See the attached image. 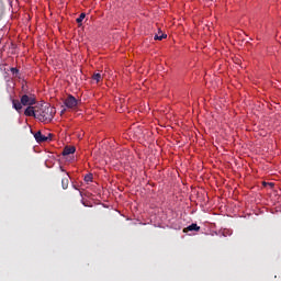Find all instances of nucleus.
I'll use <instances>...</instances> for the list:
<instances>
[{
    "instance_id": "obj_1",
    "label": "nucleus",
    "mask_w": 281,
    "mask_h": 281,
    "mask_svg": "<svg viewBox=\"0 0 281 281\" xmlns=\"http://www.w3.org/2000/svg\"><path fill=\"white\" fill-rule=\"evenodd\" d=\"M56 115V108L49 105L48 103H37L36 120L49 124Z\"/></svg>"
},
{
    "instance_id": "obj_2",
    "label": "nucleus",
    "mask_w": 281,
    "mask_h": 281,
    "mask_svg": "<svg viewBox=\"0 0 281 281\" xmlns=\"http://www.w3.org/2000/svg\"><path fill=\"white\" fill-rule=\"evenodd\" d=\"M20 100H21L22 106H34V104H36V95L32 93L23 94Z\"/></svg>"
},
{
    "instance_id": "obj_3",
    "label": "nucleus",
    "mask_w": 281,
    "mask_h": 281,
    "mask_svg": "<svg viewBox=\"0 0 281 281\" xmlns=\"http://www.w3.org/2000/svg\"><path fill=\"white\" fill-rule=\"evenodd\" d=\"M34 138L37 144H43L44 142H52V134L45 136L43 133H41V131H38L34 134Z\"/></svg>"
},
{
    "instance_id": "obj_4",
    "label": "nucleus",
    "mask_w": 281,
    "mask_h": 281,
    "mask_svg": "<svg viewBox=\"0 0 281 281\" xmlns=\"http://www.w3.org/2000/svg\"><path fill=\"white\" fill-rule=\"evenodd\" d=\"M37 111H38V104H36V105H27V108L24 111V115L26 117H35V120H36Z\"/></svg>"
},
{
    "instance_id": "obj_5",
    "label": "nucleus",
    "mask_w": 281,
    "mask_h": 281,
    "mask_svg": "<svg viewBox=\"0 0 281 281\" xmlns=\"http://www.w3.org/2000/svg\"><path fill=\"white\" fill-rule=\"evenodd\" d=\"M64 104L67 109H76V106H78V100L70 94L65 99Z\"/></svg>"
},
{
    "instance_id": "obj_6",
    "label": "nucleus",
    "mask_w": 281,
    "mask_h": 281,
    "mask_svg": "<svg viewBox=\"0 0 281 281\" xmlns=\"http://www.w3.org/2000/svg\"><path fill=\"white\" fill-rule=\"evenodd\" d=\"M60 170L63 172L61 188H64V190H67V188H69V173L63 170V167H60Z\"/></svg>"
},
{
    "instance_id": "obj_7",
    "label": "nucleus",
    "mask_w": 281,
    "mask_h": 281,
    "mask_svg": "<svg viewBox=\"0 0 281 281\" xmlns=\"http://www.w3.org/2000/svg\"><path fill=\"white\" fill-rule=\"evenodd\" d=\"M74 153H76V147L70 146V147H65L61 155H64V157H67V155H74Z\"/></svg>"
},
{
    "instance_id": "obj_8",
    "label": "nucleus",
    "mask_w": 281,
    "mask_h": 281,
    "mask_svg": "<svg viewBox=\"0 0 281 281\" xmlns=\"http://www.w3.org/2000/svg\"><path fill=\"white\" fill-rule=\"evenodd\" d=\"M12 105L13 109H15V111H18V113H21L22 109H23V103H21V100H13L12 101Z\"/></svg>"
},
{
    "instance_id": "obj_9",
    "label": "nucleus",
    "mask_w": 281,
    "mask_h": 281,
    "mask_svg": "<svg viewBox=\"0 0 281 281\" xmlns=\"http://www.w3.org/2000/svg\"><path fill=\"white\" fill-rule=\"evenodd\" d=\"M200 231H201V226H199L196 224H191L187 228L183 229V232H200Z\"/></svg>"
},
{
    "instance_id": "obj_10",
    "label": "nucleus",
    "mask_w": 281,
    "mask_h": 281,
    "mask_svg": "<svg viewBox=\"0 0 281 281\" xmlns=\"http://www.w3.org/2000/svg\"><path fill=\"white\" fill-rule=\"evenodd\" d=\"M167 37H168L167 34H165V33H162V32H158V34H156V35L154 36V41H164V38H167Z\"/></svg>"
},
{
    "instance_id": "obj_11",
    "label": "nucleus",
    "mask_w": 281,
    "mask_h": 281,
    "mask_svg": "<svg viewBox=\"0 0 281 281\" xmlns=\"http://www.w3.org/2000/svg\"><path fill=\"white\" fill-rule=\"evenodd\" d=\"M92 80H95V82H100L102 80V75L100 72H97L92 76Z\"/></svg>"
},
{
    "instance_id": "obj_12",
    "label": "nucleus",
    "mask_w": 281,
    "mask_h": 281,
    "mask_svg": "<svg viewBox=\"0 0 281 281\" xmlns=\"http://www.w3.org/2000/svg\"><path fill=\"white\" fill-rule=\"evenodd\" d=\"M85 181H86L87 183L93 181V175H91V173L86 175V176H85Z\"/></svg>"
},
{
    "instance_id": "obj_13",
    "label": "nucleus",
    "mask_w": 281,
    "mask_h": 281,
    "mask_svg": "<svg viewBox=\"0 0 281 281\" xmlns=\"http://www.w3.org/2000/svg\"><path fill=\"white\" fill-rule=\"evenodd\" d=\"M85 16H87V14L81 13L79 18H77V23H82V21H85Z\"/></svg>"
},
{
    "instance_id": "obj_14",
    "label": "nucleus",
    "mask_w": 281,
    "mask_h": 281,
    "mask_svg": "<svg viewBox=\"0 0 281 281\" xmlns=\"http://www.w3.org/2000/svg\"><path fill=\"white\" fill-rule=\"evenodd\" d=\"M10 71L13 76H19V69L18 68L12 67V68H10Z\"/></svg>"
},
{
    "instance_id": "obj_15",
    "label": "nucleus",
    "mask_w": 281,
    "mask_h": 281,
    "mask_svg": "<svg viewBox=\"0 0 281 281\" xmlns=\"http://www.w3.org/2000/svg\"><path fill=\"white\" fill-rule=\"evenodd\" d=\"M75 190H76L78 196H80L82 199V192L80 190H78V188H75Z\"/></svg>"
},
{
    "instance_id": "obj_16",
    "label": "nucleus",
    "mask_w": 281,
    "mask_h": 281,
    "mask_svg": "<svg viewBox=\"0 0 281 281\" xmlns=\"http://www.w3.org/2000/svg\"><path fill=\"white\" fill-rule=\"evenodd\" d=\"M1 67H8V64H1Z\"/></svg>"
},
{
    "instance_id": "obj_17",
    "label": "nucleus",
    "mask_w": 281,
    "mask_h": 281,
    "mask_svg": "<svg viewBox=\"0 0 281 281\" xmlns=\"http://www.w3.org/2000/svg\"><path fill=\"white\" fill-rule=\"evenodd\" d=\"M81 203H82V205H87V204H85V201H82V200H81Z\"/></svg>"
}]
</instances>
